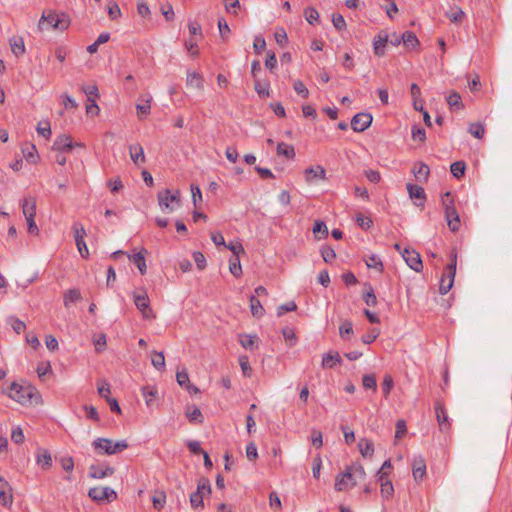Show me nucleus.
Returning a JSON list of instances; mask_svg holds the SVG:
<instances>
[{
    "instance_id": "nucleus-57",
    "label": "nucleus",
    "mask_w": 512,
    "mask_h": 512,
    "mask_svg": "<svg viewBox=\"0 0 512 512\" xmlns=\"http://www.w3.org/2000/svg\"><path fill=\"white\" fill-rule=\"evenodd\" d=\"M412 139L414 141L418 140L420 142H424L426 140V132L424 128L419 126L412 127Z\"/></svg>"
},
{
    "instance_id": "nucleus-16",
    "label": "nucleus",
    "mask_w": 512,
    "mask_h": 512,
    "mask_svg": "<svg viewBox=\"0 0 512 512\" xmlns=\"http://www.w3.org/2000/svg\"><path fill=\"white\" fill-rule=\"evenodd\" d=\"M340 364H342V358L337 351H330L322 357L321 366L324 369H332Z\"/></svg>"
},
{
    "instance_id": "nucleus-63",
    "label": "nucleus",
    "mask_w": 512,
    "mask_h": 512,
    "mask_svg": "<svg viewBox=\"0 0 512 512\" xmlns=\"http://www.w3.org/2000/svg\"><path fill=\"white\" fill-rule=\"evenodd\" d=\"M166 501V495L164 492H158L153 496V506L154 508L160 510L163 508Z\"/></svg>"
},
{
    "instance_id": "nucleus-64",
    "label": "nucleus",
    "mask_w": 512,
    "mask_h": 512,
    "mask_svg": "<svg viewBox=\"0 0 512 512\" xmlns=\"http://www.w3.org/2000/svg\"><path fill=\"white\" fill-rule=\"evenodd\" d=\"M356 222L364 230L369 229L373 224L371 218L365 217L362 214L356 216Z\"/></svg>"
},
{
    "instance_id": "nucleus-21",
    "label": "nucleus",
    "mask_w": 512,
    "mask_h": 512,
    "mask_svg": "<svg viewBox=\"0 0 512 512\" xmlns=\"http://www.w3.org/2000/svg\"><path fill=\"white\" fill-rule=\"evenodd\" d=\"M13 503V495L11 492V487L7 481H3L2 485H0V504L9 507Z\"/></svg>"
},
{
    "instance_id": "nucleus-60",
    "label": "nucleus",
    "mask_w": 512,
    "mask_h": 512,
    "mask_svg": "<svg viewBox=\"0 0 512 512\" xmlns=\"http://www.w3.org/2000/svg\"><path fill=\"white\" fill-rule=\"evenodd\" d=\"M224 246H226L233 253V256H240V254L245 253L244 247L240 242H230L228 245L225 244Z\"/></svg>"
},
{
    "instance_id": "nucleus-54",
    "label": "nucleus",
    "mask_w": 512,
    "mask_h": 512,
    "mask_svg": "<svg viewBox=\"0 0 512 512\" xmlns=\"http://www.w3.org/2000/svg\"><path fill=\"white\" fill-rule=\"evenodd\" d=\"M313 233H321L322 236L320 238H326L328 236V228L323 221L317 220L313 226Z\"/></svg>"
},
{
    "instance_id": "nucleus-59",
    "label": "nucleus",
    "mask_w": 512,
    "mask_h": 512,
    "mask_svg": "<svg viewBox=\"0 0 512 512\" xmlns=\"http://www.w3.org/2000/svg\"><path fill=\"white\" fill-rule=\"evenodd\" d=\"M255 90L258 93L260 97H267L269 96V84L268 83H260V81H255Z\"/></svg>"
},
{
    "instance_id": "nucleus-27",
    "label": "nucleus",
    "mask_w": 512,
    "mask_h": 512,
    "mask_svg": "<svg viewBox=\"0 0 512 512\" xmlns=\"http://www.w3.org/2000/svg\"><path fill=\"white\" fill-rule=\"evenodd\" d=\"M407 191L409 193L410 198L419 199L422 202L419 204L420 206L424 205V201L426 199L424 188L419 185H414L411 183H408L406 185Z\"/></svg>"
},
{
    "instance_id": "nucleus-49",
    "label": "nucleus",
    "mask_w": 512,
    "mask_h": 512,
    "mask_svg": "<svg viewBox=\"0 0 512 512\" xmlns=\"http://www.w3.org/2000/svg\"><path fill=\"white\" fill-rule=\"evenodd\" d=\"M411 95L413 97V106H414V109L415 110H418V111H422L423 110V105H421L420 107H417V99H419L420 95H421V91H420V87L416 84V83H413L411 85Z\"/></svg>"
},
{
    "instance_id": "nucleus-51",
    "label": "nucleus",
    "mask_w": 512,
    "mask_h": 512,
    "mask_svg": "<svg viewBox=\"0 0 512 512\" xmlns=\"http://www.w3.org/2000/svg\"><path fill=\"white\" fill-rule=\"evenodd\" d=\"M362 384L365 389H376V377L373 374H366L362 378Z\"/></svg>"
},
{
    "instance_id": "nucleus-23",
    "label": "nucleus",
    "mask_w": 512,
    "mask_h": 512,
    "mask_svg": "<svg viewBox=\"0 0 512 512\" xmlns=\"http://www.w3.org/2000/svg\"><path fill=\"white\" fill-rule=\"evenodd\" d=\"M147 253L146 249H142L138 253H135L133 255H128V258L138 267L140 273L144 275L147 271L146 261H145V254Z\"/></svg>"
},
{
    "instance_id": "nucleus-32",
    "label": "nucleus",
    "mask_w": 512,
    "mask_h": 512,
    "mask_svg": "<svg viewBox=\"0 0 512 512\" xmlns=\"http://www.w3.org/2000/svg\"><path fill=\"white\" fill-rule=\"evenodd\" d=\"M258 341L257 335H250V334H239V342L241 346L245 349L252 350Z\"/></svg>"
},
{
    "instance_id": "nucleus-56",
    "label": "nucleus",
    "mask_w": 512,
    "mask_h": 512,
    "mask_svg": "<svg viewBox=\"0 0 512 512\" xmlns=\"http://www.w3.org/2000/svg\"><path fill=\"white\" fill-rule=\"evenodd\" d=\"M239 365L241 370L245 376H250L252 372V368L249 364V359L246 355H242L239 357Z\"/></svg>"
},
{
    "instance_id": "nucleus-19",
    "label": "nucleus",
    "mask_w": 512,
    "mask_h": 512,
    "mask_svg": "<svg viewBox=\"0 0 512 512\" xmlns=\"http://www.w3.org/2000/svg\"><path fill=\"white\" fill-rule=\"evenodd\" d=\"M129 154L134 164L139 165L146 162L144 149L140 144H132L129 146Z\"/></svg>"
},
{
    "instance_id": "nucleus-39",
    "label": "nucleus",
    "mask_w": 512,
    "mask_h": 512,
    "mask_svg": "<svg viewBox=\"0 0 512 512\" xmlns=\"http://www.w3.org/2000/svg\"><path fill=\"white\" fill-rule=\"evenodd\" d=\"M468 131L475 138L482 139L485 134L484 125L480 122L471 123L469 125Z\"/></svg>"
},
{
    "instance_id": "nucleus-42",
    "label": "nucleus",
    "mask_w": 512,
    "mask_h": 512,
    "mask_svg": "<svg viewBox=\"0 0 512 512\" xmlns=\"http://www.w3.org/2000/svg\"><path fill=\"white\" fill-rule=\"evenodd\" d=\"M446 101L450 107H456L457 109L464 108L461 95L458 92H452L447 97Z\"/></svg>"
},
{
    "instance_id": "nucleus-26",
    "label": "nucleus",
    "mask_w": 512,
    "mask_h": 512,
    "mask_svg": "<svg viewBox=\"0 0 512 512\" xmlns=\"http://www.w3.org/2000/svg\"><path fill=\"white\" fill-rule=\"evenodd\" d=\"M10 48L12 53L16 56H22L25 53L24 40L20 36H13L9 40Z\"/></svg>"
},
{
    "instance_id": "nucleus-30",
    "label": "nucleus",
    "mask_w": 512,
    "mask_h": 512,
    "mask_svg": "<svg viewBox=\"0 0 512 512\" xmlns=\"http://www.w3.org/2000/svg\"><path fill=\"white\" fill-rule=\"evenodd\" d=\"M158 391L155 387L145 386L142 388V395L145 398L147 406L151 407L155 404Z\"/></svg>"
},
{
    "instance_id": "nucleus-58",
    "label": "nucleus",
    "mask_w": 512,
    "mask_h": 512,
    "mask_svg": "<svg viewBox=\"0 0 512 512\" xmlns=\"http://www.w3.org/2000/svg\"><path fill=\"white\" fill-rule=\"evenodd\" d=\"M332 23L333 26L338 30H344L346 28V21L341 14H333L332 15Z\"/></svg>"
},
{
    "instance_id": "nucleus-31",
    "label": "nucleus",
    "mask_w": 512,
    "mask_h": 512,
    "mask_svg": "<svg viewBox=\"0 0 512 512\" xmlns=\"http://www.w3.org/2000/svg\"><path fill=\"white\" fill-rule=\"evenodd\" d=\"M249 301L252 315L256 318H261L264 315L265 310L260 300L256 296L252 295Z\"/></svg>"
},
{
    "instance_id": "nucleus-24",
    "label": "nucleus",
    "mask_w": 512,
    "mask_h": 512,
    "mask_svg": "<svg viewBox=\"0 0 512 512\" xmlns=\"http://www.w3.org/2000/svg\"><path fill=\"white\" fill-rule=\"evenodd\" d=\"M142 103L136 105L137 115L140 119L147 116L151 111L152 97L150 95L140 96Z\"/></svg>"
},
{
    "instance_id": "nucleus-62",
    "label": "nucleus",
    "mask_w": 512,
    "mask_h": 512,
    "mask_svg": "<svg viewBox=\"0 0 512 512\" xmlns=\"http://www.w3.org/2000/svg\"><path fill=\"white\" fill-rule=\"evenodd\" d=\"M11 439L16 444H20L24 441L25 437L21 427L18 426L13 428L11 433Z\"/></svg>"
},
{
    "instance_id": "nucleus-35",
    "label": "nucleus",
    "mask_w": 512,
    "mask_h": 512,
    "mask_svg": "<svg viewBox=\"0 0 512 512\" xmlns=\"http://www.w3.org/2000/svg\"><path fill=\"white\" fill-rule=\"evenodd\" d=\"M402 42L405 46L415 48L419 45V40L416 37L415 33L411 31H406L401 36Z\"/></svg>"
},
{
    "instance_id": "nucleus-29",
    "label": "nucleus",
    "mask_w": 512,
    "mask_h": 512,
    "mask_svg": "<svg viewBox=\"0 0 512 512\" xmlns=\"http://www.w3.org/2000/svg\"><path fill=\"white\" fill-rule=\"evenodd\" d=\"M388 42V36L385 35H378L374 38L373 46H374V53L377 56H383L385 54V47Z\"/></svg>"
},
{
    "instance_id": "nucleus-20",
    "label": "nucleus",
    "mask_w": 512,
    "mask_h": 512,
    "mask_svg": "<svg viewBox=\"0 0 512 512\" xmlns=\"http://www.w3.org/2000/svg\"><path fill=\"white\" fill-rule=\"evenodd\" d=\"M22 212L26 219L35 218L36 215V199L34 197L24 198L21 202Z\"/></svg>"
},
{
    "instance_id": "nucleus-55",
    "label": "nucleus",
    "mask_w": 512,
    "mask_h": 512,
    "mask_svg": "<svg viewBox=\"0 0 512 512\" xmlns=\"http://www.w3.org/2000/svg\"><path fill=\"white\" fill-rule=\"evenodd\" d=\"M37 132L47 139L50 138L52 134L50 123L48 121L38 123Z\"/></svg>"
},
{
    "instance_id": "nucleus-3",
    "label": "nucleus",
    "mask_w": 512,
    "mask_h": 512,
    "mask_svg": "<svg viewBox=\"0 0 512 512\" xmlns=\"http://www.w3.org/2000/svg\"><path fill=\"white\" fill-rule=\"evenodd\" d=\"M46 21L51 28L60 31L66 30L70 25V17L65 13H56L55 11L43 12L38 24L40 30L43 29L42 22Z\"/></svg>"
},
{
    "instance_id": "nucleus-33",
    "label": "nucleus",
    "mask_w": 512,
    "mask_h": 512,
    "mask_svg": "<svg viewBox=\"0 0 512 512\" xmlns=\"http://www.w3.org/2000/svg\"><path fill=\"white\" fill-rule=\"evenodd\" d=\"M277 155L285 156L288 159H293L295 157V149L292 145L286 144L284 142H280L277 145L276 149Z\"/></svg>"
},
{
    "instance_id": "nucleus-14",
    "label": "nucleus",
    "mask_w": 512,
    "mask_h": 512,
    "mask_svg": "<svg viewBox=\"0 0 512 512\" xmlns=\"http://www.w3.org/2000/svg\"><path fill=\"white\" fill-rule=\"evenodd\" d=\"M412 475L415 481H422L426 475V464L424 459L415 457L412 462Z\"/></svg>"
},
{
    "instance_id": "nucleus-13",
    "label": "nucleus",
    "mask_w": 512,
    "mask_h": 512,
    "mask_svg": "<svg viewBox=\"0 0 512 512\" xmlns=\"http://www.w3.org/2000/svg\"><path fill=\"white\" fill-rule=\"evenodd\" d=\"M304 177L305 181L309 184L317 179L326 180V170L321 165L311 166L304 170Z\"/></svg>"
},
{
    "instance_id": "nucleus-28",
    "label": "nucleus",
    "mask_w": 512,
    "mask_h": 512,
    "mask_svg": "<svg viewBox=\"0 0 512 512\" xmlns=\"http://www.w3.org/2000/svg\"><path fill=\"white\" fill-rule=\"evenodd\" d=\"M359 451L365 458H371L374 454V443L368 439H360L358 443Z\"/></svg>"
},
{
    "instance_id": "nucleus-7",
    "label": "nucleus",
    "mask_w": 512,
    "mask_h": 512,
    "mask_svg": "<svg viewBox=\"0 0 512 512\" xmlns=\"http://www.w3.org/2000/svg\"><path fill=\"white\" fill-rule=\"evenodd\" d=\"M157 198L162 210L172 212L174 210V204L180 206V192L178 190L172 193L169 189H165L158 193Z\"/></svg>"
},
{
    "instance_id": "nucleus-61",
    "label": "nucleus",
    "mask_w": 512,
    "mask_h": 512,
    "mask_svg": "<svg viewBox=\"0 0 512 512\" xmlns=\"http://www.w3.org/2000/svg\"><path fill=\"white\" fill-rule=\"evenodd\" d=\"M274 38L280 46H284L288 41L287 33L283 28L276 30L274 33Z\"/></svg>"
},
{
    "instance_id": "nucleus-52",
    "label": "nucleus",
    "mask_w": 512,
    "mask_h": 512,
    "mask_svg": "<svg viewBox=\"0 0 512 512\" xmlns=\"http://www.w3.org/2000/svg\"><path fill=\"white\" fill-rule=\"evenodd\" d=\"M293 88L298 95H300L303 98H308L309 90L301 80L295 81Z\"/></svg>"
},
{
    "instance_id": "nucleus-1",
    "label": "nucleus",
    "mask_w": 512,
    "mask_h": 512,
    "mask_svg": "<svg viewBox=\"0 0 512 512\" xmlns=\"http://www.w3.org/2000/svg\"><path fill=\"white\" fill-rule=\"evenodd\" d=\"M8 396L24 406H36L42 402L38 389L25 382H13L8 388Z\"/></svg>"
},
{
    "instance_id": "nucleus-17",
    "label": "nucleus",
    "mask_w": 512,
    "mask_h": 512,
    "mask_svg": "<svg viewBox=\"0 0 512 512\" xmlns=\"http://www.w3.org/2000/svg\"><path fill=\"white\" fill-rule=\"evenodd\" d=\"M445 218L447 221V225L452 232H456L459 230L460 218L455 207L447 208V210L445 211Z\"/></svg>"
},
{
    "instance_id": "nucleus-15",
    "label": "nucleus",
    "mask_w": 512,
    "mask_h": 512,
    "mask_svg": "<svg viewBox=\"0 0 512 512\" xmlns=\"http://www.w3.org/2000/svg\"><path fill=\"white\" fill-rule=\"evenodd\" d=\"M114 474V468L103 465H92L89 468V476L94 479H103Z\"/></svg>"
},
{
    "instance_id": "nucleus-25",
    "label": "nucleus",
    "mask_w": 512,
    "mask_h": 512,
    "mask_svg": "<svg viewBox=\"0 0 512 512\" xmlns=\"http://www.w3.org/2000/svg\"><path fill=\"white\" fill-rule=\"evenodd\" d=\"M204 79L203 76L197 72H188L186 78V85L188 87L196 88L198 90H203L204 88Z\"/></svg>"
},
{
    "instance_id": "nucleus-34",
    "label": "nucleus",
    "mask_w": 512,
    "mask_h": 512,
    "mask_svg": "<svg viewBox=\"0 0 512 512\" xmlns=\"http://www.w3.org/2000/svg\"><path fill=\"white\" fill-rule=\"evenodd\" d=\"M363 300L368 306H371V307H374L377 304V297L374 293L373 287L370 284L365 285V291L363 293Z\"/></svg>"
},
{
    "instance_id": "nucleus-44",
    "label": "nucleus",
    "mask_w": 512,
    "mask_h": 512,
    "mask_svg": "<svg viewBox=\"0 0 512 512\" xmlns=\"http://www.w3.org/2000/svg\"><path fill=\"white\" fill-rule=\"evenodd\" d=\"M8 323L11 325L12 329L17 334L22 333L26 329V324L22 320L14 317V316L9 317Z\"/></svg>"
},
{
    "instance_id": "nucleus-4",
    "label": "nucleus",
    "mask_w": 512,
    "mask_h": 512,
    "mask_svg": "<svg viewBox=\"0 0 512 512\" xmlns=\"http://www.w3.org/2000/svg\"><path fill=\"white\" fill-rule=\"evenodd\" d=\"M94 449L98 454L113 455L127 448V443L122 441L113 442L110 439L99 438L93 442Z\"/></svg>"
},
{
    "instance_id": "nucleus-37",
    "label": "nucleus",
    "mask_w": 512,
    "mask_h": 512,
    "mask_svg": "<svg viewBox=\"0 0 512 512\" xmlns=\"http://www.w3.org/2000/svg\"><path fill=\"white\" fill-rule=\"evenodd\" d=\"M229 270L235 277H240L242 274V267L240 264L239 256H232L229 260Z\"/></svg>"
},
{
    "instance_id": "nucleus-40",
    "label": "nucleus",
    "mask_w": 512,
    "mask_h": 512,
    "mask_svg": "<svg viewBox=\"0 0 512 512\" xmlns=\"http://www.w3.org/2000/svg\"><path fill=\"white\" fill-rule=\"evenodd\" d=\"M81 298V293L77 289H70L64 294V305L68 307L71 303H75Z\"/></svg>"
},
{
    "instance_id": "nucleus-47",
    "label": "nucleus",
    "mask_w": 512,
    "mask_h": 512,
    "mask_svg": "<svg viewBox=\"0 0 512 512\" xmlns=\"http://www.w3.org/2000/svg\"><path fill=\"white\" fill-rule=\"evenodd\" d=\"M97 390H98V394L101 397H103L105 399L109 398L110 385H109V383L106 380H99L97 382Z\"/></svg>"
},
{
    "instance_id": "nucleus-8",
    "label": "nucleus",
    "mask_w": 512,
    "mask_h": 512,
    "mask_svg": "<svg viewBox=\"0 0 512 512\" xmlns=\"http://www.w3.org/2000/svg\"><path fill=\"white\" fill-rule=\"evenodd\" d=\"M134 304L144 319H155L156 315L150 307V299L145 291L133 294Z\"/></svg>"
},
{
    "instance_id": "nucleus-36",
    "label": "nucleus",
    "mask_w": 512,
    "mask_h": 512,
    "mask_svg": "<svg viewBox=\"0 0 512 512\" xmlns=\"http://www.w3.org/2000/svg\"><path fill=\"white\" fill-rule=\"evenodd\" d=\"M466 170V164L464 161H456L451 164L450 171L456 179H460L464 176Z\"/></svg>"
},
{
    "instance_id": "nucleus-6",
    "label": "nucleus",
    "mask_w": 512,
    "mask_h": 512,
    "mask_svg": "<svg viewBox=\"0 0 512 512\" xmlns=\"http://www.w3.org/2000/svg\"><path fill=\"white\" fill-rule=\"evenodd\" d=\"M456 254L453 255L452 261L445 268L439 285V292L442 295L447 294L454 284V277L456 273Z\"/></svg>"
},
{
    "instance_id": "nucleus-5",
    "label": "nucleus",
    "mask_w": 512,
    "mask_h": 512,
    "mask_svg": "<svg viewBox=\"0 0 512 512\" xmlns=\"http://www.w3.org/2000/svg\"><path fill=\"white\" fill-rule=\"evenodd\" d=\"M211 493V485L208 479L202 478L198 481L197 490L190 496V504L194 510L203 509L204 495Z\"/></svg>"
},
{
    "instance_id": "nucleus-45",
    "label": "nucleus",
    "mask_w": 512,
    "mask_h": 512,
    "mask_svg": "<svg viewBox=\"0 0 512 512\" xmlns=\"http://www.w3.org/2000/svg\"><path fill=\"white\" fill-rule=\"evenodd\" d=\"M380 487L382 497L390 498L393 495L394 487L390 480L382 481V483H380Z\"/></svg>"
},
{
    "instance_id": "nucleus-9",
    "label": "nucleus",
    "mask_w": 512,
    "mask_h": 512,
    "mask_svg": "<svg viewBox=\"0 0 512 512\" xmlns=\"http://www.w3.org/2000/svg\"><path fill=\"white\" fill-rule=\"evenodd\" d=\"M89 497L94 501H108L112 502L117 498L116 492L107 486H97L89 490Z\"/></svg>"
},
{
    "instance_id": "nucleus-48",
    "label": "nucleus",
    "mask_w": 512,
    "mask_h": 512,
    "mask_svg": "<svg viewBox=\"0 0 512 512\" xmlns=\"http://www.w3.org/2000/svg\"><path fill=\"white\" fill-rule=\"evenodd\" d=\"M379 334L380 330L378 328H372L362 336L361 340L364 344H371L377 339Z\"/></svg>"
},
{
    "instance_id": "nucleus-11",
    "label": "nucleus",
    "mask_w": 512,
    "mask_h": 512,
    "mask_svg": "<svg viewBox=\"0 0 512 512\" xmlns=\"http://www.w3.org/2000/svg\"><path fill=\"white\" fill-rule=\"evenodd\" d=\"M372 120L370 113H357L351 120V127L355 132H363L371 125Z\"/></svg>"
},
{
    "instance_id": "nucleus-22",
    "label": "nucleus",
    "mask_w": 512,
    "mask_h": 512,
    "mask_svg": "<svg viewBox=\"0 0 512 512\" xmlns=\"http://www.w3.org/2000/svg\"><path fill=\"white\" fill-rule=\"evenodd\" d=\"M36 463L42 469H49L52 466L51 454L46 449L39 448L36 452Z\"/></svg>"
},
{
    "instance_id": "nucleus-12",
    "label": "nucleus",
    "mask_w": 512,
    "mask_h": 512,
    "mask_svg": "<svg viewBox=\"0 0 512 512\" xmlns=\"http://www.w3.org/2000/svg\"><path fill=\"white\" fill-rule=\"evenodd\" d=\"M76 146L83 147L81 143H73L70 135L62 134L56 138L52 149L58 152H70Z\"/></svg>"
},
{
    "instance_id": "nucleus-53",
    "label": "nucleus",
    "mask_w": 512,
    "mask_h": 512,
    "mask_svg": "<svg viewBox=\"0 0 512 512\" xmlns=\"http://www.w3.org/2000/svg\"><path fill=\"white\" fill-rule=\"evenodd\" d=\"M339 333H340V336L342 338H345L346 335H351L353 334V326H352V322L349 321V320H345L341 323V325L339 326Z\"/></svg>"
},
{
    "instance_id": "nucleus-10",
    "label": "nucleus",
    "mask_w": 512,
    "mask_h": 512,
    "mask_svg": "<svg viewBox=\"0 0 512 512\" xmlns=\"http://www.w3.org/2000/svg\"><path fill=\"white\" fill-rule=\"evenodd\" d=\"M403 259L407 263V265L413 269L415 272H421L423 269L422 259L418 252L413 249L405 248L403 252H401Z\"/></svg>"
},
{
    "instance_id": "nucleus-18",
    "label": "nucleus",
    "mask_w": 512,
    "mask_h": 512,
    "mask_svg": "<svg viewBox=\"0 0 512 512\" xmlns=\"http://www.w3.org/2000/svg\"><path fill=\"white\" fill-rule=\"evenodd\" d=\"M415 178L420 182H426L430 175V168L423 162L415 163L412 169Z\"/></svg>"
},
{
    "instance_id": "nucleus-46",
    "label": "nucleus",
    "mask_w": 512,
    "mask_h": 512,
    "mask_svg": "<svg viewBox=\"0 0 512 512\" xmlns=\"http://www.w3.org/2000/svg\"><path fill=\"white\" fill-rule=\"evenodd\" d=\"M282 334H283L285 341L288 343L289 346L295 345V343L297 341V337L292 328H290V327L283 328Z\"/></svg>"
},
{
    "instance_id": "nucleus-38",
    "label": "nucleus",
    "mask_w": 512,
    "mask_h": 512,
    "mask_svg": "<svg viewBox=\"0 0 512 512\" xmlns=\"http://www.w3.org/2000/svg\"><path fill=\"white\" fill-rule=\"evenodd\" d=\"M152 365L157 370H164L165 369V357L163 352H152V358H151Z\"/></svg>"
},
{
    "instance_id": "nucleus-2",
    "label": "nucleus",
    "mask_w": 512,
    "mask_h": 512,
    "mask_svg": "<svg viewBox=\"0 0 512 512\" xmlns=\"http://www.w3.org/2000/svg\"><path fill=\"white\" fill-rule=\"evenodd\" d=\"M366 472L364 467L359 463H353L345 472L338 474L335 479V490L347 491L352 489L358 482L364 480Z\"/></svg>"
},
{
    "instance_id": "nucleus-41",
    "label": "nucleus",
    "mask_w": 512,
    "mask_h": 512,
    "mask_svg": "<svg viewBox=\"0 0 512 512\" xmlns=\"http://www.w3.org/2000/svg\"><path fill=\"white\" fill-rule=\"evenodd\" d=\"M365 262L368 268H374L379 272L383 271V262L377 255H370L368 258L365 259Z\"/></svg>"
},
{
    "instance_id": "nucleus-50",
    "label": "nucleus",
    "mask_w": 512,
    "mask_h": 512,
    "mask_svg": "<svg viewBox=\"0 0 512 512\" xmlns=\"http://www.w3.org/2000/svg\"><path fill=\"white\" fill-rule=\"evenodd\" d=\"M321 255H322L323 260L326 263L332 262L336 257V253H335L334 249H332L330 246L322 247Z\"/></svg>"
},
{
    "instance_id": "nucleus-43",
    "label": "nucleus",
    "mask_w": 512,
    "mask_h": 512,
    "mask_svg": "<svg viewBox=\"0 0 512 512\" xmlns=\"http://www.w3.org/2000/svg\"><path fill=\"white\" fill-rule=\"evenodd\" d=\"M304 16L307 20V22L311 25H314L319 20V13L318 11L313 7H308L304 10Z\"/></svg>"
}]
</instances>
